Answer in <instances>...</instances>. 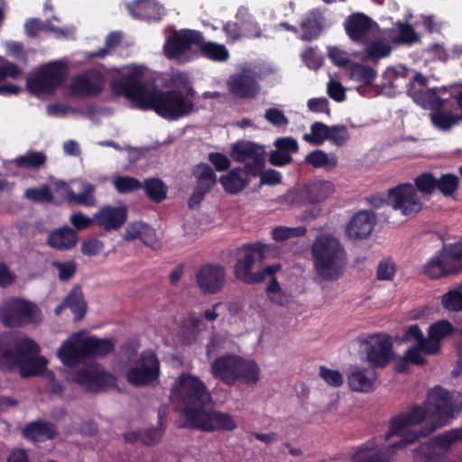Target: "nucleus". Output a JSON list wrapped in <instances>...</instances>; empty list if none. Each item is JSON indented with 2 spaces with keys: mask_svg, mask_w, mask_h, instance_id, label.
<instances>
[{
  "mask_svg": "<svg viewBox=\"0 0 462 462\" xmlns=\"http://www.w3.org/2000/svg\"><path fill=\"white\" fill-rule=\"evenodd\" d=\"M459 268L451 267L441 251L431 257L423 266L424 273L431 280H437L450 274H457Z\"/></svg>",
  "mask_w": 462,
  "mask_h": 462,
  "instance_id": "36",
  "label": "nucleus"
},
{
  "mask_svg": "<svg viewBox=\"0 0 462 462\" xmlns=\"http://www.w3.org/2000/svg\"><path fill=\"white\" fill-rule=\"evenodd\" d=\"M250 181L249 177L241 173L240 167L231 169L226 174L219 178V183L229 195L240 193L249 185Z\"/></svg>",
  "mask_w": 462,
  "mask_h": 462,
  "instance_id": "37",
  "label": "nucleus"
},
{
  "mask_svg": "<svg viewBox=\"0 0 462 462\" xmlns=\"http://www.w3.org/2000/svg\"><path fill=\"white\" fill-rule=\"evenodd\" d=\"M457 440H462V429L450 430L421 443L415 448L416 456L418 458L422 457L424 462H439L443 456L441 450L449 448Z\"/></svg>",
  "mask_w": 462,
  "mask_h": 462,
  "instance_id": "16",
  "label": "nucleus"
},
{
  "mask_svg": "<svg viewBox=\"0 0 462 462\" xmlns=\"http://www.w3.org/2000/svg\"><path fill=\"white\" fill-rule=\"evenodd\" d=\"M245 254L243 257L237 259L234 266L235 277L246 283L257 284L262 282V276L253 273L252 269L255 263L256 258L263 260L265 258L267 245L262 242L245 244L240 248Z\"/></svg>",
  "mask_w": 462,
  "mask_h": 462,
  "instance_id": "9",
  "label": "nucleus"
},
{
  "mask_svg": "<svg viewBox=\"0 0 462 462\" xmlns=\"http://www.w3.org/2000/svg\"><path fill=\"white\" fill-rule=\"evenodd\" d=\"M432 125L441 130L448 131L454 125L462 121V112L459 115H453L451 112L441 108H436L430 115Z\"/></svg>",
  "mask_w": 462,
  "mask_h": 462,
  "instance_id": "42",
  "label": "nucleus"
},
{
  "mask_svg": "<svg viewBox=\"0 0 462 462\" xmlns=\"http://www.w3.org/2000/svg\"><path fill=\"white\" fill-rule=\"evenodd\" d=\"M47 156L42 152L29 151L24 155L15 158L14 163L18 168L38 170L45 165Z\"/></svg>",
  "mask_w": 462,
  "mask_h": 462,
  "instance_id": "45",
  "label": "nucleus"
},
{
  "mask_svg": "<svg viewBox=\"0 0 462 462\" xmlns=\"http://www.w3.org/2000/svg\"><path fill=\"white\" fill-rule=\"evenodd\" d=\"M330 126L322 122H314L310 125V133L303 135V140L314 144L321 145L329 138Z\"/></svg>",
  "mask_w": 462,
  "mask_h": 462,
  "instance_id": "50",
  "label": "nucleus"
},
{
  "mask_svg": "<svg viewBox=\"0 0 462 462\" xmlns=\"http://www.w3.org/2000/svg\"><path fill=\"white\" fill-rule=\"evenodd\" d=\"M105 79L97 71H88L75 76L70 84L73 96L78 97H93L104 89Z\"/></svg>",
  "mask_w": 462,
  "mask_h": 462,
  "instance_id": "22",
  "label": "nucleus"
},
{
  "mask_svg": "<svg viewBox=\"0 0 462 462\" xmlns=\"http://www.w3.org/2000/svg\"><path fill=\"white\" fill-rule=\"evenodd\" d=\"M377 379L375 371L372 369L356 368L347 375V383L351 391L356 393H371Z\"/></svg>",
  "mask_w": 462,
  "mask_h": 462,
  "instance_id": "31",
  "label": "nucleus"
},
{
  "mask_svg": "<svg viewBox=\"0 0 462 462\" xmlns=\"http://www.w3.org/2000/svg\"><path fill=\"white\" fill-rule=\"evenodd\" d=\"M429 421L430 420L425 402L422 405L415 404L407 411L393 416L390 420V429L385 433L384 439L388 440L393 436L404 434L398 441L390 444L389 449L402 448L414 443L420 437H423L420 432L430 425Z\"/></svg>",
  "mask_w": 462,
  "mask_h": 462,
  "instance_id": "6",
  "label": "nucleus"
},
{
  "mask_svg": "<svg viewBox=\"0 0 462 462\" xmlns=\"http://www.w3.org/2000/svg\"><path fill=\"white\" fill-rule=\"evenodd\" d=\"M366 360L374 368H383L393 358V343L389 337L372 336L365 342Z\"/></svg>",
  "mask_w": 462,
  "mask_h": 462,
  "instance_id": "19",
  "label": "nucleus"
},
{
  "mask_svg": "<svg viewBox=\"0 0 462 462\" xmlns=\"http://www.w3.org/2000/svg\"><path fill=\"white\" fill-rule=\"evenodd\" d=\"M127 220L125 206H104L94 215L95 223L106 231L118 230Z\"/></svg>",
  "mask_w": 462,
  "mask_h": 462,
  "instance_id": "25",
  "label": "nucleus"
},
{
  "mask_svg": "<svg viewBox=\"0 0 462 462\" xmlns=\"http://www.w3.org/2000/svg\"><path fill=\"white\" fill-rule=\"evenodd\" d=\"M25 439L34 442L53 439L58 435L56 425L44 420H35L25 425L23 430Z\"/></svg>",
  "mask_w": 462,
  "mask_h": 462,
  "instance_id": "30",
  "label": "nucleus"
},
{
  "mask_svg": "<svg viewBox=\"0 0 462 462\" xmlns=\"http://www.w3.org/2000/svg\"><path fill=\"white\" fill-rule=\"evenodd\" d=\"M323 15L319 10L310 11L300 24L302 31L300 39L305 42L318 39L323 29Z\"/></svg>",
  "mask_w": 462,
  "mask_h": 462,
  "instance_id": "35",
  "label": "nucleus"
},
{
  "mask_svg": "<svg viewBox=\"0 0 462 462\" xmlns=\"http://www.w3.org/2000/svg\"><path fill=\"white\" fill-rule=\"evenodd\" d=\"M142 189H144L146 196L155 203L164 200L167 195L166 185L158 178L146 179L142 183Z\"/></svg>",
  "mask_w": 462,
  "mask_h": 462,
  "instance_id": "44",
  "label": "nucleus"
},
{
  "mask_svg": "<svg viewBox=\"0 0 462 462\" xmlns=\"http://www.w3.org/2000/svg\"><path fill=\"white\" fill-rule=\"evenodd\" d=\"M398 34L394 38V42L403 44H413L419 41V36L416 33L412 25L408 23H397Z\"/></svg>",
  "mask_w": 462,
  "mask_h": 462,
  "instance_id": "56",
  "label": "nucleus"
},
{
  "mask_svg": "<svg viewBox=\"0 0 462 462\" xmlns=\"http://www.w3.org/2000/svg\"><path fill=\"white\" fill-rule=\"evenodd\" d=\"M350 78L356 82L370 86L376 78V71L368 65L355 62L350 65Z\"/></svg>",
  "mask_w": 462,
  "mask_h": 462,
  "instance_id": "47",
  "label": "nucleus"
},
{
  "mask_svg": "<svg viewBox=\"0 0 462 462\" xmlns=\"http://www.w3.org/2000/svg\"><path fill=\"white\" fill-rule=\"evenodd\" d=\"M319 376L330 386L337 388L344 383L342 374L338 370H333L324 365L319 367Z\"/></svg>",
  "mask_w": 462,
  "mask_h": 462,
  "instance_id": "61",
  "label": "nucleus"
},
{
  "mask_svg": "<svg viewBox=\"0 0 462 462\" xmlns=\"http://www.w3.org/2000/svg\"><path fill=\"white\" fill-rule=\"evenodd\" d=\"M192 174L196 178V186L189 199V208L197 209L201 202L217 182V177L212 167L204 162L196 164L193 167Z\"/></svg>",
  "mask_w": 462,
  "mask_h": 462,
  "instance_id": "18",
  "label": "nucleus"
},
{
  "mask_svg": "<svg viewBox=\"0 0 462 462\" xmlns=\"http://www.w3.org/2000/svg\"><path fill=\"white\" fill-rule=\"evenodd\" d=\"M52 266L58 271V277L61 282L70 280L77 272V263L75 261L53 262Z\"/></svg>",
  "mask_w": 462,
  "mask_h": 462,
  "instance_id": "60",
  "label": "nucleus"
},
{
  "mask_svg": "<svg viewBox=\"0 0 462 462\" xmlns=\"http://www.w3.org/2000/svg\"><path fill=\"white\" fill-rule=\"evenodd\" d=\"M307 229L305 226H300L297 227H288V226H276L273 229L272 235L273 240L277 242L286 241L292 237H300L305 236Z\"/></svg>",
  "mask_w": 462,
  "mask_h": 462,
  "instance_id": "54",
  "label": "nucleus"
},
{
  "mask_svg": "<svg viewBox=\"0 0 462 462\" xmlns=\"http://www.w3.org/2000/svg\"><path fill=\"white\" fill-rule=\"evenodd\" d=\"M203 33L191 29L174 31L165 41L163 51L167 58L177 59L193 46L201 44Z\"/></svg>",
  "mask_w": 462,
  "mask_h": 462,
  "instance_id": "17",
  "label": "nucleus"
},
{
  "mask_svg": "<svg viewBox=\"0 0 462 462\" xmlns=\"http://www.w3.org/2000/svg\"><path fill=\"white\" fill-rule=\"evenodd\" d=\"M375 23L363 13L350 14L345 23L347 36L355 42L366 43L373 24Z\"/></svg>",
  "mask_w": 462,
  "mask_h": 462,
  "instance_id": "26",
  "label": "nucleus"
},
{
  "mask_svg": "<svg viewBox=\"0 0 462 462\" xmlns=\"http://www.w3.org/2000/svg\"><path fill=\"white\" fill-rule=\"evenodd\" d=\"M201 56L214 60V61H226L229 58L228 50L223 44L213 42H205L204 39L201 44L198 45Z\"/></svg>",
  "mask_w": 462,
  "mask_h": 462,
  "instance_id": "43",
  "label": "nucleus"
},
{
  "mask_svg": "<svg viewBox=\"0 0 462 462\" xmlns=\"http://www.w3.org/2000/svg\"><path fill=\"white\" fill-rule=\"evenodd\" d=\"M54 190L69 203L92 207L96 203L94 196L95 186L88 182L81 183V191L76 194L71 187L64 180H59L54 184Z\"/></svg>",
  "mask_w": 462,
  "mask_h": 462,
  "instance_id": "23",
  "label": "nucleus"
},
{
  "mask_svg": "<svg viewBox=\"0 0 462 462\" xmlns=\"http://www.w3.org/2000/svg\"><path fill=\"white\" fill-rule=\"evenodd\" d=\"M40 351L37 343L28 337L22 338V349L15 362V369L23 378L39 375L46 368L47 360L43 356L34 357Z\"/></svg>",
  "mask_w": 462,
  "mask_h": 462,
  "instance_id": "15",
  "label": "nucleus"
},
{
  "mask_svg": "<svg viewBox=\"0 0 462 462\" xmlns=\"http://www.w3.org/2000/svg\"><path fill=\"white\" fill-rule=\"evenodd\" d=\"M314 268L325 281H336L343 273L346 254L338 239L330 235H319L311 245Z\"/></svg>",
  "mask_w": 462,
  "mask_h": 462,
  "instance_id": "3",
  "label": "nucleus"
},
{
  "mask_svg": "<svg viewBox=\"0 0 462 462\" xmlns=\"http://www.w3.org/2000/svg\"><path fill=\"white\" fill-rule=\"evenodd\" d=\"M420 352L428 355L426 346L421 347L420 345L410 346L404 354V358L409 363L423 365L426 364L427 359L420 355Z\"/></svg>",
  "mask_w": 462,
  "mask_h": 462,
  "instance_id": "64",
  "label": "nucleus"
},
{
  "mask_svg": "<svg viewBox=\"0 0 462 462\" xmlns=\"http://www.w3.org/2000/svg\"><path fill=\"white\" fill-rule=\"evenodd\" d=\"M376 224V216L369 210H360L356 213L346 226V234L353 239L368 237Z\"/></svg>",
  "mask_w": 462,
  "mask_h": 462,
  "instance_id": "27",
  "label": "nucleus"
},
{
  "mask_svg": "<svg viewBox=\"0 0 462 462\" xmlns=\"http://www.w3.org/2000/svg\"><path fill=\"white\" fill-rule=\"evenodd\" d=\"M167 415L165 410L158 411V425L148 429L140 430L141 442L145 446H153L158 444L166 430Z\"/></svg>",
  "mask_w": 462,
  "mask_h": 462,
  "instance_id": "40",
  "label": "nucleus"
},
{
  "mask_svg": "<svg viewBox=\"0 0 462 462\" xmlns=\"http://www.w3.org/2000/svg\"><path fill=\"white\" fill-rule=\"evenodd\" d=\"M391 51L392 48L388 43L381 40H376L366 44L364 60L376 62L378 60L388 56Z\"/></svg>",
  "mask_w": 462,
  "mask_h": 462,
  "instance_id": "51",
  "label": "nucleus"
},
{
  "mask_svg": "<svg viewBox=\"0 0 462 462\" xmlns=\"http://www.w3.org/2000/svg\"><path fill=\"white\" fill-rule=\"evenodd\" d=\"M58 356L66 366L73 367L88 359L86 337L74 333L58 350Z\"/></svg>",
  "mask_w": 462,
  "mask_h": 462,
  "instance_id": "20",
  "label": "nucleus"
},
{
  "mask_svg": "<svg viewBox=\"0 0 462 462\" xmlns=\"http://www.w3.org/2000/svg\"><path fill=\"white\" fill-rule=\"evenodd\" d=\"M458 178L453 173L441 174L439 179H437L436 190H439L445 197L453 195L458 189Z\"/></svg>",
  "mask_w": 462,
  "mask_h": 462,
  "instance_id": "52",
  "label": "nucleus"
},
{
  "mask_svg": "<svg viewBox=\"0 0 462 462\" xmlns=\"http://www.w3.org/2000/svg\"><path fill=\"white\" fill-rule=\"evenodd\" d=\"M386 200L394 210H400L407 217L418 214L422 208L421 199L411 183H401L390 189Z\"/></svg>",
  "mask_w": 462,
  "mask_h": 462,
  "instance_id": "13",
  "label": "nucleus"
},
{
  "mask_svg": "<svg viewBox=\"0 0 462 462\" xmlns=\"http://www.w3.org/2000/svg\"><path fill=\"white\" fill-rule=\"evenodd\" d=\"M305 162L314 168H325L329 171L337 165L336 156L328 157L323 150H314L307 154Z\"/></svg>",
  "mask_w": 462,
  "mask_h": 462,
  "instance_id": "49",
  "label": "nucleus"
},
{
  "mask_svg": "<svg viewBox=\"0 0 462 462\" xmlns=\"http://www.w3.org/2000/svg\"><path fill=\"white\" fill-rule=\"evenodd\" d=\"M204 323L202 317L199 314L191 313L183 321L182 328L183 331H189L193 338H196L197 335L200 332Z\"/></svg>",
  "mask_w": 462,
  "mask_h": 462,
  "instance_id": "62",
  "label": "nucleus"
},
{
  "mask_svg": "<svg viewBox=\"0 0 462 462\" xmlns=\"http://www.w3.org/2000/svg\"><path fill=\"white\" fill-rule=\"evenodd\" d=\"M231 158L237 162H245L246 160H255L265 156L263 145L250 141L236 142L231 149Z\"/></svg>",
  "mask_w": 462,
  "mask_h": 462,
  "instance_id": "34",
  "label": "nucleus"
},
{
  "mask_svg": "<svg viewBox=\"0 0 462 462\" xmlns=\"http://www.w3.org/2000/svg\"><path fill=\"white\" fill-rule=\"evenodd\" d=\"M22 349V338L17 340L7 333L0 334V370L13 372Z\"/></svg>",
  "mask_w": 462,
  "mask_h": 462,
  "instance_id": "28",
  "label": "nucleus"
},
{
  "mask_svg": "<svg viewBox=\"0 0 462 462\" xmlns=\"http://www.w3.org/2000/svg\"><path fill=\"white\" fill-rule=\"evenodd\" d=\"M350 139L347 128L344 125H334L330 126L329 138L331 143L337 146H344Z\"/></svg>",
  "mask_w": 462,
  "mask_h": 462,
  "instance_id": "58",
  "label": "nucleus"
},
{
  "mask_svg": "<svg viewBox=\"0 0 462 462\" xmlns=\"http://www.w3.org/2000/svg\"><path fill=\"white\" fill-rule=\"evenodd\" d=\"M114 186L118 193L125 194L142 189V182L130 176H118L114 180Z\"/></svg>",
  "mask_w": 462,
  "mask_h": 462,
  "instance_id": "57",
  "label": "nucleus"
},
{
  "mask_svg": "<svg viewBox=\"0 0 462 462\" xmlns=\"http://www.w3.org/2000/svg\"><path fill=\"white\" fill-rule=\"evenodd\" d=\"M328 56L331 62L339 68H346L351 62L347 52L338 47H328Z\"/></svg>",
  "mask_w": 462,
  "mask_h": 462,
  "instance_id": "63",
  "label": "nucleus"
},
{
  "mask_svg": "<svg viewBox=\"0 0 462 462\" xmlns=\"http://www.w3.org/2000/svg\"><path fill=\"white\" fill-rule=\"evenodd\" d=\"M389 448L390 445L385 450L379 449L373 452L374 444L369 441L358 448V450L353 456V460L354 462H389V455H393L396 450Z\"/></svg>",
  "mask_w": 462,
  "mask_h": 462,
  "instance_id": "38",
  "label": "nucleus"
},
{
  "mask_svg": "<svg viewBox=\"0 0 462 462\" xmlns=\"http://www.w3.org/2000/svg\"><path fill=\"white\" fill-rule=\"evenodd\" d=\"M199 289L206 294L219 292L226 282V270L220 264L202 265L196 275Z\"/></svg>",
  "mask_w": 462,
  "mask_h": 462,
  "instance_id": "21",
  "label": "nucleus"
},
{
  "mask_svg": "<svg viewBox=\"0 0 462 462\" xmlns=\"http://www.w3.org/2000/svg\"><path fill=\"white\" fill-rule=\"evenodd\" d=\"M36 304L20 298H9L0 304V321L5 328H16L35 322Z\"/></svg>",
  "mask_w": 462,
  "mask_h": 462,
  "instance_id": "8",
  "label": "nucleus"
},
{
  "mask_svg": "<svg viewBox=\"0 0 462 462\" xmlns=\"http://www.w3.org/2000/svg\"><path fill=\"white\" fill-rule=\"evenodd\" d=\"M396 273V264L390 259H383L379 262L376 270V278L379 281H392Z\"/></svg>",
  "mask_w": 462,
  "mask_h": 462,
  "instance_id": "59",
  "label": "nucleus"
},
{
  "mask_svg": "<svg viewBox=\"0 0 462 462\" xmlns=\"http://www.w3.org/2000/svg\"><path fill=\"white\" fill-rule=\"evenodd\" d=\"M175 410L185 418L179 428L205 432L232 431L237 425L227 412L209 409L213 397L205 383L191 374H181L171 392Z\"/></svg>",
  "mask_w": 462,
  "mask_h": 462,
  "instance_id": "1",
  "label": "nucleus"
},
{
  "mask_svg": "<svg viewBox=\"0 0 462 462\" xmlns=\"http://www.w3.org/2000/svg\"><path fill=\"white\" fill-rule=\"evenodd\" d=\"M441 306L448 311L458 312L462 310V283L457 284L448 290L440 298Z\"/></svg>",
  "mask_w": 462,
  "mask_h": 462,
  "instance_id": "46",
  "label": "nucleus"
},
{
  "mask_svg": "<svg viewBox=\"0 0 462 462\" xmlns=\"http://www.w3.org/2000/svg\"><path fill=\"white\" fill-rule=\"evenodd\" d=\"M78 241L77 232L67 226L51 231L47 238L48 245L59 251H67L74 248Z\"/></svg>",
  "mask_w": 462,
  "mask_h": 462,
  "instance_id": "32",
  "label": "nucleus"
},
{
  "mask_svg": "<svg viewBox=\"0 0 462 462\" xmlns=\"http://www.w3.org/2000/svg\"><path fill=\"white\" fill-rule=\"evenodd\" d=\"M71 380L87 392L100 393L116 384V378L97 365H85L70 374Z\"/></svg>",
  "mask_w": 462,
  "mask_h": 462,
  "instance_id": "11",
  "label": "nucleus"
},
{
  "mask_svg": "<svg viewBox=\"0 0 462 462\" xmlns=\"http://www.w3.org/2000/svg\"><path fill=\"white\" fill-rule=\"evenodd\" d=\"M143 73L134 68L122 79L114 80L112 90L132 100L142 110H152L168 120H178L190 115L195 110L192 98L196 91L189 88L186 95L180 89L160 90L156 87L148 88L141 82Z\"/></svg>",
  "mask_w": 462,
  "mask_h": 462,
  "instance_id": "2",
  "label": "nucleus"
},
{
  "mask_svg": "<svg viewBox=\"0 0 462 462\" xmlns=\"http://www.w3.org/2000/svg\"><path fill=\"white\" fill-rule=\"evenodd\" d=\"M428 407L430 425L420 432L429 436L437 429L448 424L462 411V394L457 391H448L440 385L431 388L425 401Z\"/></svg>",
  "mask_w": 462,
  "mask_h": 462,
  "instance_id": "5",
  "label": "nucleus"
},
{
  "mask_svg": "<svg viewBox=\"0 0 462 462\" xmlns=\"http://www.w3.org/2000/svg\"><path fill=\"white\" fill-rule=\"evenodd\" d=\"M85 337L88 359L101 358L115 351V341L112 338H99L96 336Z\"/></svg>",
  "mask_w": 462,
  "mask_h": 462,
  "instance_id": "39",
  "label": "nucleus"
},
{
  "mask_svg": "<svg viewBox=\"0 0 462 462\" xmlns=\"http://www.w3.org/2000/svg\"><path fill=\"white\" fill-rule=\"evenodd\" d=\"M414 188L422 194L430 195L436 190L437 178L432 172L426 171L414 179Z\"/></svg>",
  "mask_w": 462,
  "mask_h": 462,
  "instance_id": "53",
  "label": "nucleus"
},
{
  "mask_svg": "<svg viewBox=\"0 0 462 462\" xmlns=\"http://www.w3.org/2000/svg\"><path fill=\"white\" fill-rule=\"evenodd\" d=\"M68 65L61 61H51L42 65L38 71L27 79L26 88L34 94H53L66 81Z\"/></svg>",
  "mask_w": 462,
  "mask_h": 462,
  "instance_id": "7",
  "label": "nucleus"
},
{
  "mask_svg": "<svg viewBox=\"0 0 462 462\" xmlns=\"http://www.w3.org/2000/svg\"><path fill=\"white\" fill-rule=\"evenodd\" d=\"M212 376L226 386L236 383L254 385L260 379V368L255 361L235 354L217 357L210 364Z\"/></svg>",
  "mask_w": 462,
  "mask_h": 462,
  "instance_id": "4",
  "label": "nucleus"
},
{
  "mask_svg": "<svg viewBox=\"0 0 462 462\" xmlns=\"http://www.w3.org/2000/svg\"><path fill=\"white\" fill-rule=\"evenodd\" d=\"M25 198L33 202L53 203L54 198L50 187L46 184L39 188H29L25 190Z\"/></svg>",
  "mask_w": 462,
  "mask_h": 462,
  "instance_id": "55",
  "label": "nucleus"
},
{
  "mask_svg": "<svg viewBox=\"0 0 462 462\" xmlns=\"http://www.w3.org/2000/svg\"><path fill=\"white\" fill-rule=\"evenodd\" d=\"M333 189V184L330 181L314 180L293 188L285 198L289 203L295 206L306 203L317 204L328 199Z\"/></svg>",
  "mask_w": 462,
  "mask_h": 462,
  "instance_id": "14",
  "label": "nucleus"
},
{
  "mask_svg": "<svg viewBox=\"0 0 462 462\" xmlns=\"http://www.w3.org/2000/svg\"><path fill=\"white\" fill-rule=\"evenodd\" d=\"M160 375V361L154 351L143 350L135 362L126 373L127 382L134 386L148 385Z\"/></svg>",
  "mask_w": 462,
  "mask_h": 462,
  "instance_id": "12",
  "label": "nucleus"
},
{
  "mask_svg": "<svg viewBox=\"0 0 462 462\" xmlns=\"http://www.w3.org/2000/svg\"><path fill=\"white\" fill-rule=\"evenodd\" d=\"M455 332V327L448 319H440L430 325L428 328L427 351L428 355H436L440 351L444 338Z\"/></svg>",
  "mask_w": 462,
  "mask_h": 462,
  "instance_id": "29",
  "label": "nucleus"
},
{
  "mask_svg": "<svg viewBox=\"0 0 462 462\" xmlns=\"http://www.w3.org/2000/svg\"><path fill=\"white\" fill-rule=\"evenodd\" d=\"M63 300L74 314L75 320H80L85 317L88 306L79 285H75Z\"/></svg>",
  "mask_w": 462,
  "mask_h": 462,
  "instance_id": "41",
  "label": "nucleus"
},
{
  "mask_svg": "<svg viewBox=\"0 0 462 462\" xmlns=\"http://www.w3.org/2000/svg\"><path fill=\"white\" fill-rule=\"evenodd\" d=\"M429 79L420 72L409 80L407 84V95L423 109L434 110L445 106V99L439 97L440 90L447 91V88H426Z\"/></svg>",
  "mask_w": 462,
  "mask_h": 462,
  "instance_id": "10",
  "label": "nucleus"
},
{
  "mask_svg": "<svg viewBox=\"0 0 462 462\" xmlns=\"http://www.w3.org/2000/svg\"><path fill=\"white\" fill-rule=\"evenodd\" d=\"M441 253L451 267L459 268L457 273L462 272V237L457 242L444 244Z\"/></svg>",
  "mask_w": 462,
  "mask_h": 462,
  "instance_id": "48",
  "label": "nucleus"
},
{
  "mask_svg": "<svg viewBox=\"0 0 462 462\" xmlns=\"http://www.w3.org/2000/svg\"><path fill=\"white\" fill-rule=\"evenodd\" d=\"M126 8L135 19L160 20L162 17V8L154 0H135L128 3Z\"/></svg>",
  "mask_w": 462,
  "mask_h": 462,
  "instance_id": "33",
  "label": "nucleus"
},
{
  "mask_svg": "<svg viewBox=\"0 0 462 462\" xmlns=\"http://www.w3.org/2000/svg\"><path fill=\"white\" fill-rule=\"evenodd\" d=\"M226 86L230 94L241 99L254 98L260 91L257 79L246 72L231 75L226 81Z\"/></svg>",
  "mask_w": 462,
  "mask_h": 462,
  "instance_id": "24",
  "label": "nucleus"
}]
</instances>
